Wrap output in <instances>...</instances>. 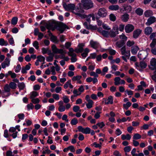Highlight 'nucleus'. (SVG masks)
Wrapping results in <instances>:
<instances>
[{"instance_id": "0eeeda50", "label": "nucleus", "mask_w": 156, "mask_h": 156, "mask_svg": "<svg viewBox=\"0 0 156 156\" xmlns=\"http://www.w3.org/2000/svg\"><path fill=\"white\" fill-rule=\"evenodd\" d=\"M57 22L54 21L49 22L48 23H45V26L48 30H50L51 28H56Z\"/></svg>"}, {"instance_id": "1a4fd4ad", "label": "nucleus", "mask_w": 156, "mask_h": 156, "mask_svg": "<svg viewBox=\"0 0 156 156\" xmlns=\"http://www.w3.org/2000/svg\"><path fill=\"white\" fill-rule=\"evenodd\" d=\"M118 29L117 27L113 28L112 30L109 32V35L111 37H114L116 34H118Z\"/></svg>"}, {"instance_id": "864d4df0", "label": "nucleus", "mask_w": 156, "mask_h": 156, "mask_svg": "<svg viewBox=\"0 0 156 156\" xmlns=\"http://www.w3.org/2000/svg\"><path fill=\"white\" fill-rule=\"evenodd\" d=\"M110 19L111 21H114L116 20V17L114 14H111L110 15Z\"/></svg>"}, {"instance_id": "f704fd0d", "label": "nucleus", "mask_w": 156, "mask_h": 156, "mask_svg": "<svg viewBox=\"0 0 156 156\" xmlns=\"http://www.w3.org/2000/svg\"><path fill=\"white\" fill-rule=\"evenodd\" d=\"M119 37L120 39H122L121 41L125 43L127 40V37L123 34L120 35Z\"/></svg>"}, {"instance_id": "9d476101", "label": "nucleus", "mask_w": 156, "mask_h": 156, "mask_svg": "<svg viewBox=\"0 0 156 156\" xmlns=\"http://www.w3.org/2000/svg\"><path fill=\"white\" fill-rule=\"evenodd\" d=\"M156 18L154 16H151L147 20V22L146 23V25L149 26L153 23L156 22Z\"/></svg>"}, {"instance_id": "393cba45", "label": "nucleus", "mask_w": 156, "mask_h": 156, "mask_svg": "<svg viewBox=\"0 0 156 156\" xmlns=\"http://www.w3.org/2000/svg\"><path fill=\"white\" fill-rule=\"evenodd\" d=\"M108 101L107 102H105L106 104H112L113 103V97L112 96H109L107 100Z\"/></svg>"}, {"instance_id": "680f3d73", "label": "nucleus", "mask_w": 156, "mask_h": 156, "mask_svg": "<svg viewBox=\"0 0 156 156\" xmlns=\"http://www.w3.org/2000/svg\"><path fill=\"white\" fill-rule=\"evenodd\" d=\"M48 48H42V52L43 54H44L48 52Z\"/></svg>"}, {"instance_id": "473e14b6", "label": "nucleus", "mask_w": 156, "mask_h": 156, "mask_svg": "<svg viewBox=\"0 0 156 156\" xmlns=\"http://www.w3.org/2000/svg\"><path fill=\"white\" fill-rule=\"evenodd\" d=\"M131 103L129 101L127 102L126 104L123 105V107L126 109L127 110L129 108L131 105Z\"/></svg>"}, {"instance_id": "72a5a7b5", "label": "nucleus", "mask_w": 156, "mask_h": 156, "mask_svg": "<svg viewBox=\"0 0 156 156\" xmlns=\"http://www.w3.org/2000/svg\"><path fill=\"white\" fill-rule=\"evenodd\" d=\"M8 44V43L7 41H5L4 39H0V45L1 46H3L4 45H7Z\"/></svg>"}, {"instance_id": "8fccbe9b", "label": "nucleus", "mask_w": 156, "mask_h": 156, "mask_svg": "<svg viewBox=\"0 0 156 156\" xmlns=\"http://www.w3.org/2000/svg\"><path fill=\"white\" fill-rule=\"evenodd\" d=\"M38 45V42L37 41H35L33 43V46L37 50L39 48Z\"/></svg>"}, {"instance_id": "c756f323", "label": "nucleus", "mask_w": 156, "mask_h": 156, "mask_svg": "<svg viewBox=\"0 0 156 156\" xmlns=\"http://www.w3.org/2000/svg\"><path fill=\"white\" fill-rule=\"evenodd\" d=\"M52 42L57 43L59 41L57 39V37L55 36H52L50 38Z\"/></svg>"}, {"instance_id": "9b49d317", "label": "nucleus", "mask_w": 156, "mask_h": 156, "mask_svg": "<svg viewBox=\"0 0 156 156\" xmlns=\"http://www.w3.org/2000/svg\"><path fill=\"white\" fill-rule=\"evenodd\" d=\"M121 54L122 55H125L126 56L129 58L130 56V51H126V46H124L121 49Z\"/></svg>"}, {"instance_id": "09e8293b", "label": "nucleus", "mask_w": 156, "mask_h": 156, "mask_svg": "<svg viewBox=\"0 0 156 156\" xmlns=\"http://www.w3.org/2000/svg\"><path fill=\"white\" fill-rule=\"evenodd\" d=\"M90 133V129L89 127H86L84 128L83 133L86 134H89Z\"/></svg>"}, {"instance_id": "c9c22d12", "label": "nucleus", "mask_w": 156, "mask_h": 156, "mask_svg": "<svg viewBox=\"0 0 156 156\" xmlns=\"http://www.w3.org/2000/svg\"><path fill=\"white\" fill-rule=\"evenodd\" d=\"M38 95V94L37 92L34 91H33L31 92L30 98L31 99H34Z\"/></svg>"}, {"instance_id": "2f4dec72", "label": "nucleus", "mask_w": 156, "mask_h": 156, "mask_svg": "<svg viewBox=\"0 0 156 156\" xmlns=\"http://www.w3.org/2000/svg\"><path fill=\"white\" fill-rule=\"evenodd\" d=\"M93 102L92 100H89L88 103L86 104L87 108L88 109L91 108L93 106Z\"/></svg>"}, {"instance_id": "c85d7f7f", "label": "nucleus", "mask_w": 156, "mask_h": 156, "mask_svg": "<svg viewBox=\"0 0 156 156\" xmlns=\"http://www.w3.org/2000/svg\"><path fill=\"white\" fill-rule=\"evenodd\" d=\"M18 87L20 90H23L25 88V86L24 83L23 82L19 83L18 84Z\"/></svg>"}, {"instance_id": "de8ad7c7", "label": "nucleus", "mask_w": 156, "mask_h": 156, "mask_svg": "<svg viewBox=\"0 0 156 156\" xmlns=\"http://www.w3.org/2000/svg\"><path fill=\"white\" fill-rule=\"evenodd\" d=\"M131 150V148L130 146H127L125 147L124 148V150L125 152L128 153Z\"/></svg>"}, {"instance_id": "20e7f679", "label": "nucleus", "mask_w": 156, "mask_h": 156, "mask_svg": "<svg viewBox=\"0 0 156 156\" xmlns=\"http://www.w3.org/2000/svg\"><path fill=\"white\" fill-rule=\"evenodd\" d=\"M63 6L65 9L67 11H71L72 12L75 8V5L74 4H67L65 2H64Z\"/></svg>"}, {"instance_id": "5701e85b", "label": "nucleus", "mask_w": 156, "mask_h": 156, "mask_svg": "<svg viewBox=\"0 0 156 156\" xmlns=\"http://www.w3.org/2000/svg\"><path fill=\"white\" fill-rule=\"evenodd\" d=\"M125 43L124 41H120L116 42L115 44L118 47L120 48L122 47L125 44Z\"/></svg>"}, {"instance_id": "a19ab883", "label": "nucleus", "mask_w": 156, "mask_h": 156, "mask_svg": "<svg viewBox=\"0 0 156 156\" xmlns=\"http://www.w3.org/2000/svg\"><path fill=\"white\" fill-rule=\"evenodd\" d=\"M84 45V44L83 43H80L78 46V48L81 52H82L83 51V48Z\"/></svg>"}, {"instance_id": "5fc2aeb1", "label": "nucleus", "mask_w": 156, "mask_h": 156, "mask_svg": "<svg viewBox=\"0 0 156 156\" xmlns=\"http://www.w3.org/2000/svg\"><path fill=\"white\" fill-rule=\"evenodd\" d=\"M31 101L34 104H35L38 103L40 101L39 99L38 98L31 99Z\"/></svg>"}, {"instance_id": "338daca9", "label": "nucleus", "mask_w": 156, "mask_h": 156, "mask_svg": "<svg viewBox=\"0 0 156 156\" xmlns=\"http://www.w3.org/2000/svg\"><path fill=\"white\" fill-rule=\"evenodd\" d=\"M34 106L32 103H30V104L27 105V108L28 110L30 109H33L34 108Z\"/></svg>"}, {"instance_id": "39448f33", "label": "nucleus", "mask_w": 156, "mask_h": 156, "mask_svg": "<svg viewBox=\"0 0 156 156\" xmlns=\"http://www.w3.org/2000/svg\"><path fill=\"white\" fill-rule=\"evenodd\" d=\"M136 67L140 71H142V70L145 68L147 66V64L145 62L141 61L140 63L136 62L135 63Z\"/></svg>"}, {"instance_id": "052dcab7", "label": "nucleus", "mask_w": 156, "mask_h": 156, "mask_svg": "<svg viewBox=\"0 0 156 156\" xmlns=\"http://www.w3.org/2000/svg\"><path fill=\"white\" fill-rule=\"evenodd\" d=\"M156 37V32H153L151 34L150 36V39H153Z\"/></svg>"}, {"instance_id": "f257e3e1", "label": "nucleus", "mask_w": 156, "mask_h": 156, "mask_svg": "<svg viewBox=\"0 0 156 156\" xmlns=\"http://www.w3.org/2000/svg\"><path fill=\"white\" fill-rule=\"evenodd\" d=\"M79 7H75L74 10H73L72 13L75 14L82 18H85V17L84 15L82 14L84 12V10L82 8V4L80 3L79 4Z\"/></svg>"}, {"instance_id": "4c0bfd02", "label": "nucleus", "mask_w": 156, "mask_h": 156, "mask_svg": "<svg viewBox=\"0 0 156 156\" xmlns=\"http://www.w3.org/2000/svg\"><path fill=\"white\" fill-rule=\"evenodd\" d=\"M121 80V79L119 77H116L114 79L115 84V85H118L120 84L119 81Z\"/></svg>"}, {"instance_id": "ddd939ff", "label": "nucleus", "mask_w": 156, "mask_h": 156, "mask_svg": "<svg viewBox=\"0 0 156 156\" xmlns=\"http://www.w3.org/2000/svg\"><path fill=\"white\" fill-rule=\"evenodd\" d=\"M134 29V27L132 24H128L125 27V30L127 33H129L132 31Z\"/></svg>"}, {"instance_id": "f03ea898", "label": "nucleus", "mask_w": 156, "mask_h": 156, "mask_svg": "<svg viewBox=\"0 0 156 156\" xmlns=\"http://www.w3.org/2000/svg\"><path fill=\"white\" fill-rule=\"evenodd\" d=\"M83 8L86 9H88L93 7V3L91 0H82L81 1Z\"/></svg>"}, {"instance_id": "6e6552de", "label": "nucleus", "mask_w": 156, "mask_h": 156, "mask_svg": "<svg viewBox=\"0 0 156 156\" xmlns=\"http://www.w3.org/2000/svg\"><path fill=\"white\" fill-rule=\"evenodd\" d=\"M147 56V52L145 51H140L138 55V57L140 60H144Z\"/></svg>"}, {"instance_id": "603ef678", "label": "nucleus", "mask_w": 156, "mask_h": 156, "mask_svg": "<svg viewBox=\"0 0 156 156\" xmlns=\"http://www.w3.org/2000/svg\"><path fill=\"white\" fill-rule=\"evenodd\" d=\"M134 42L133 41H128L126 43L127 46L129 47H131L134 45Z\"/></svg>"}, {"instance_id": "6ab92c4d", "label": "nucleus", "mask_w": 156, "mask_h": 156, "mask_svg": "<svg viewBox=\"0 0 156 156\" xmlns=\"http://www.w3.org/2000/svg\"><path fill=\"white\" fill-rule=\"evenodd\" d=\"M119 6L118 5H112L109 6L108 8L112 10H117L119 9Z\"/></svg>"}, {"instance_id": "6e6d98bb", "label": "nucleus", "mask_w": 156, "mask_h": 156, "mask_svg": "<svg viewBox=\"0 0 156 156\" xmlns=\"http://www.w3.org/2000/svg\"><path fill=\"white\" fill-rule=\"evenodd\" d=\"M63 100L64 102L65 103H68L69 102V100L66 96L63 97Z\"/></svg>"}, {"instance_id": "774afa93", "label": "nucleus", "mask_w": 156, "mask_h": 156, "mask_svg": "<svg viewBox=\"0 0 156 156\" xmlns=\"http://www.w3.org/2000/svg\"><path fill=\"white\" fill-rule=\"evenodd\" d=\"M152 78L153 80L156 81V71L154 72V75L152 76Z\"/></svg>"}, {"instance_id": "79ce46f5", "label": "nucleus", "mask_w": 156, "mask_h": 156, "mask_svg": "<svg viewBox=\"0 0 156 156\" xmlns=\"http://www.w3.org/2000/svg\"><path fill=\"white\" fill-rule=\"evenodd\" d=\"M82 78L81 76L77 75L76 76H73L72 79V80L73 81H75L76 80H79Z\"/></svg>"}, {"instance_id": "2eb2a0df", "label": "nucleus", "mask_w": 156, "mask_h": 156, "mask_svg": "<svg viewBox=\"0 0 156 156\" xmlns=\"http://www.w3.org/2000/svg\"><path fill=\"white\" fill-rule=\"evenodd\" d=\"M142 30L139 29H138L134 31L133 34V37L136 38L138 37L141 33Z\"/></svg>"}, {"instance_id": "13d9d810", "label": "nucleus", "mask_w": 156, "mask_h": 156, "mask_svg": "<svg viewBox=\"0 0 156 156\" xmlns=\"http://www.w3.org/2000/svg\"><path fill=\"white\" fill-rule=\"evenodd\" d=\"M151 5L152 7L156 9V1L153 0L151 3Z\"/></svg>"}, {"instance_id": "bb28decb", "label": "nucleus", "mask_w": 156, "mask_h": 156, "mask_svg": "<svg viewBox=\"0 0 156 156\" xmlns=\"http://www.w3.org/2000/svg\"><path fill=\"white\" fill-rule=\"evenodd\" d=\"M89 51V49L87 48H86L84 50V52L81 54V55L84 58L86 57Z\"/></svg>"}, {"instance_id": "4468645a", "label": "nucleus", "mask_w": 156, "mask_h": 156, "mask_svg": "<svg viewBox=\"0 0 156 156\" xmlns=\"http://www.w3.org/2000/svg\"><path fill=\"white\" fill-rule=\"evenodd\" d=\"M10 63V60L9 58L8 57L6 58L4 61L1 64L2 68L4 69L6 67V66H9Z\"/></svg>"}, {"instance_id": "69168bd1", "label": "nucleus", "mask_w": 156, "mask_h": 156, "mask_svg": "<svg viewBox=\"0 0 156 156\" xmlns=\"http://www.w3.org/2000/svg\"><path fill=\"white\" fill-rule=\"evenodd\" d=\"M97 125H98L100 128H102L105 126V124L103 122H101L98 123L97 124Z\"/></svg>"}, {"instance_id": "ea45409f", "label": "nucleus", "mask_w": 156, "mask_h": 156, "mask_svg": "<svg viewBox=\"0 0 156 156\" xmlns=\"http://www.w3.org/2000/svg\"><path fill=\"white\" fill-rule=\"evenodd\" d=\"M109 32L108 31L103 30L101 32V34L104 36L108 37L109 36Z\"/></svg>"}, {"instance_id": "0e129e2a", "label": "nucleus", "mask_w": 156, "mask_h": 156, "mask_svg": "<svg viewBox=\"0 0 156 156\" xmlns=\"http://www.w3.org/2000/svg\"><path fill=\"white\" fill-rule=\"evenodd\" d=\"M54 56H49L46 58V60L48 62H51L53 60Z\"/></svg>"}, {"instance_id": "c03bdc74", "label": "nucleus", "mask_w": 156, "mask_h": 156, "mask_svg": "<svg viewBox=\"0 0 156 156\" xmlns=\"http://www.w3.org/2000/svg\"><path fill=\"white\" fill-rule=\"evenodd\" d=\"M78 122V121L77 119L76 118H74L71 120V124L72 125H76Z\"/></svg>"}, {"instance_id": "f3484780", "label": "nucleus", "mask_w": 156, "mask_h": 156, "mask_svg": "<svg viewBox=\"0 0 156 156\" xmlns=\"http://www.w3.org/2000/svg\"><path fill=\"white\" fill-rule=\"evenodd\" d=\"M90 44L91 47L94 49L98 48L99 45V43L98 42L94 41L93 40H91L90 41Z\"/></svg>"}, {"instance_id": "a211bd4d", "label": "nucleus", "mask_w": 156, "mask_h": 156, "mask_svg": "<svg viewBox=\"0 0 156 156\" xmlns=\"http://www.w3.org/2000/svg\"><path fill=\"white\" fill-rule=\"evenodd\" d=\"M144 15L146 17H150L153 15V12L151 10H148L144 12Z\"/></svg>"}, {"instance_id": "aec40b11", "label": "nucleus", "mask_w": 156, "mask_h": 156, "mask_svg": "<svg viewBox=\"0 0 156 156\" xmlns=\"http://www.w3.org/2000/svg\"><path fill=\"white\" fill-rule=\"evenodd\" d=\"M129 15L127 13H125L122 16V20L125 22H127L129 19Z\"/></svg>"}, {"instance_id": "7c9ffc66", "label": "nucleus", "mask_w": 156, "mask_h": 156, "mask_svg": "<svg viewBox=\"0 0 156 156\" xmlns=\"http://www.w3.org/2000/svg\"><path fill=\"white\" fill-rule=\"evenodd\" d=\"M18 21V18L16 17H13L11 20V23L13 25H16Z\"/></svg>"}, {"instance_id": "4be33fe9", "label": "nucleus", "mask_w": 156, "mask_h": 156, "mask_svg": "<svg viewBox=\"0 0 156 156\" xmlns=\"http://www.w3.org/2000/svg\"><path fill=\"white\" fill-rule=\"evenodd\" d=\"M131 138V136L129 134H127L126 135L123 134L122 135L121 138L123 140H129Z\"/></svg>"}, {"instance_id": "58836bf2", "label": "nucleus", "mask_w": 156, "mask_h": 156, "mask_svg": "<svg viewBox=\"0 0 156 156\" xmlns=\"http://www.w3.org/2000/svg\"><path fill=\"white\" fill-rule=\"evenodd\" d=\"M141 137V136L140 134L136 133L134 134L133 137V139L134 140H138L140 139Z\"/></svg>"}, {"instance_id": "49530a36", "label": "nucleus", "mask_w": 156, "mask_h": 156, "mask_svg": "<svg viewBox=\"0 0 156 156\" xmlns=\"http://www.w3.org/2000/svg\"><path fill=\"white\" fill-rule=\"evenodd\" d=\"M97 28V27L96 25L94 26L91 25L90 24L89 25V27L88 29H90L92 30H95Z\"/></svg>"}, {"instance_id": "e433bc0d", "label": "nucleus", "mask_w": 156, "mask_h": 156, "mask_svg": "<svg viewBox=\"0 0 156 156\" xmlns=\"http://www.w3.org/2000/svg\"><path fill=\"white\" fill-rule=\"evenodd\" d=\"M51 48L54 54H57L58 48H57L55 45L53 44L51 46Z\"/></svg>"}, {"instance_id": "b1692460", "label": "nucleus", "mask_w": 156, "mask_h": 156, "mask_svg": "<svg viewBox=\"0 0 156 156\" xmlns=\"http://www.w3.org/2000/svg\"><path fill=\"white\" fill-rule=\"evenodd\" d=\"M143 9L140 8H138L135 10L136 13L139 16H141L143 14Z\"/></svg>"}, {"instance_id": "e2e57ef3", "label": "nucleus", "mask_w": 156, "mask_h": 156, "mask_svg": "<svg viewBox=\"0 0 156 156\" xmlns=\"http://www.w3.org/2000/svg\"><path fill=\"white\" fill-rule=\"evenodd\" d=\"M109 54L111 55H114L116 53V51L113 49H110L108 51Z\"/></svg>"}, {"instance_id": "37998d69", "label": "nucleus", "mask_w": 156, "mask_h": 156, "mask_svg": "<svg viewBox=\"0 0 156 156\" xmlns=\"http://www.w3.org/2000/svg\"><path fill=\"white\" fill-rule=\"evenodd\" d=\"M156 45V38H154L152 39V42L150 44V46L152 48H154Z\"/></svg>"}, {"instance_id": "a878e982", "label": "nucleus", "mask_w": 156, "mask_h": 156, "mask_svg": "<svg viewBox=\"0 0 156 156\" xmlns=\"http://www.w3.org/2000/svg\"><path fill=\"white\" fill-rule=\"evenodd\" d=\"M10 88L12 89H15L17 87L16 84L14 82H11L9 85Z\"/></svg>"}, {"instance_id": "a18cd8bd", "label": "nucleus", "mask_w": 156, "mask_h": 156, "mask_svg": "<svg viewBox=\"0 0 156 156\" xmlns=\"http://www.w3.org/2000/svg\"><path fill=\"white\" fill-rule=\"evenodd\" d=\"M37 58L38 61L41 62L42 61L44 62L45 59V58L41 55L38 56Z\"/></svg>"}, {"instance_id": "cd10ccee", "label": "nucleus", "mask_w": 156, "mask_h": 156, "mask_svg": "<svg viewBox=\"0 0 156 156\" xmlns=\"http://www.w3.org/2000/svg\"><path fill=\"white\" fill-rule=\"evenodd\" d=\"M4 89L5 92H9L10 91V88L9 84H6L4 87Z\"/></svg>"}, {"instance_id": "423d86ee", "label": "nucleus", "mask_w": 156, "mask_h": 156, "mask_svg": "<svg viewBox=\"0 0 156 156\" xmlns=\"http://www.w3.org/2000/svg\"><path fill=\"white\" fill-rule=\"evenodd\" d=\"M97 14L100 17H104L106 16L107 11L105 8H101L99 9Z\"/></svg>"}, {"instance_id": "7ed1b4c3", "label": "nucleus", "mask_w": 156, "mask_h": 156, "mask_svg": "<svg viewBox=\"0 0 156 156\" xmlns=\"http://www.w3.org/2000/svg\"><path fill=\"white\" fill-rule=\"evenodd\" d=\"M56 29L58 30L60 33H62L66 28L68 29V27L65 24L61 22H57Z\"/></svg>"}, {"instance_id": "dca6fc26", "label": "nucleus", "mask_w": 156, "mask_h": 156, "mask_svg": "<svg viewBox=\"0 0 156 156\" xmlns=\"http://www.w3.org/2000/svg\"><path fill=\"white\" fill-rule=\"evenodd\" d=\"M152 28L150 27H148L144 29V33L147 35H149L152 32Z\"/></svg>"}, {"instance_id": "f8f14e48", "label": "nucleus", "mask_w": 156, "mask_h": 156, "mask_svg": "<svg viewBox=\"0 0 156 156\" xmlns=\"http://www.w3.org/2000/svg\"><path fill=\"white\" fill-rule=\"evenodd\" d=\"M150 62L151 65L149 66V68L152 70L156 69V59L155 58H152Z\"/></svg>"}, {"instance_id": "4d7b16f0", "label": "nucleus", "mask_w": 156, "mask_h": 156, "mask_svg": "<svg viewBox=\"0 0 156 156\" xmlns=\"http://www.w3.org/2000/svg\"><path fill=\"white\" fill-rule=\"evenodd\" d=\"M80 107L78 106H75L73 108V110L75 112H77L79 111Z\"/></svg>"}, {"instance_id": "bf43d9fd", "label": "nucleus", "mask_w": 156, "mask_h": 156, "mask_svg": "<svg viewBox=\"0 0 156 156\" xmlns=\"http://www.w3.org/2000/svg\"><path fill=\"white\" fill-rule=\"evenodd\" d=\"M66 109L65 107L64 106H59L58 108V111L60 112H64Z\"/></svg>"}, {"instance_id": "412c9836", "label": "nucleus", "mask_w": 156, "mask_h": 156, "mask_svg": "<svg viewBox=\"0 0 156 156\" xmlns=\"http://www.w3.org/2000/svg\"><path fill=\"white\" fill-rule=\"evenodd\" d=\"M139 49V48L137 46H135L133 48L131 51L133 54L136 55Z\"/></svg>"}, {"instance_id": "3c124183", "label": "nucleus", "mask_w": 156, "mask_h": 156, "mask_svg": "<svg viewBox=\"0 0 156 156\" xmlns=\"http://www.w3.org/2000/svg\"><path fill=\"white\" fill-rule=\"evenodd\" d=\"M8 74L11 75V77L12 78H15L16 77V74L14 73H12L11 71L8 72Z\"/></svg>"}]
</instances>
